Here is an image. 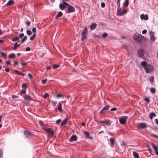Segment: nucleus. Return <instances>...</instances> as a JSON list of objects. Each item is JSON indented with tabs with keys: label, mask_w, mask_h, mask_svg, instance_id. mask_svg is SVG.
Returning a JSON list of instances; mask_svg holds the SVG:
<instances>
[{
	"label": "nucleus",
	"mask_w": 158,
	"mask_h": 158,
	"mask_svg": "<svg viewBox=\"0 0 158 158\" xmlns=\"http://www.w3.org/2000/svg\"><path fill=\"white\" fill-rule=\"evenodd\" d=\"M141 64L147 73H151L154 71V69L152 65L147 64L145 61L141 62Z\"/></svg>",
	"instance_id": "1"
},
{
	"label": "nucleus",
	"mask_w": 158,
	"mask_h": 158,
	"mask_svg": "<svg viewBox=\"0 0 158 158\" xmlns=\"http://www.w3.org/2000/svg\"><path fill=\"white\" fill-rule=\"evenodd\" d=\"M43 130L47 134L48 136L50 137H52L54 136V131L52 129L46 127H43Z\"/></svg>",
	"instance_id": "2"
},
{
	"label": "nucleus",
	"mask_w": 158,
	"mask_h": 158,
	"mask_svg": "<svg viewBox=\"0 0 158 158\" xmlns=\"http://www.w3.org/2000/svg\"><path fill=\"white\" fill-rule=\"evenodd\" d=\"M63 3L68 6V13L73 12H74L75 10L74 7L69 5V4L65 2H63Z\"/></svg>",
	"instance_id": "3"
},
{
	"label": "nucleus",
	"mask_w": 158,
	"mask_h": 158,
	"mask_svg": "<svg viewBox=\"0 0 158 158\" xmlns=\"http://www.w3.org/2000/svg\"><path fill=\"white\" fill-rule=\"evenodd\" d=\"M128 118L127 116H123L119 117L118 119L120 123L122 124H125Z\"/></svg>",
	"instance_id": "4"
},
{
	"label": "nucleus",
	"mask_w": 158,
	"mask_h": 158,
	"mask_svg": "<svg viewBox=\"0 0 158 158\" xmlns=\"http://www.w3.org/2000/svg\"><path fill=\"white\" fill-rule=\"evenodd\" d=\"M24 133L25 136L27 138H30L34 136L33 132L27 130L24 131Z\"/></svg>",
	"instance_id": "5"
},
{
	"label": "nucleus",
	"mask_w": 158,
	"mask_h": 158,
	"mask_svg": "<svg viewBox=\"0 0 158 158\" xmlns=\"http://www.w3.org/2000/svg\"><path fill=\"white\" fill-rule=\"evenodd\" d=\"M87 28L86 27L85 28L84 31L81 33V40L83 41L85 40L86 38V34L87 33Z\"/></svg>",
	"instance_id": "6"
},
{
	"label": "nucleus",
	"mask_w": 158,
	"mask_h": 158,
	"mask_svg": "<svg viewBox=\"0 0 158 158\" xmlns=\"http://www.w3.org/2000/svg\"><path fill=\"white\" fill-rule=\"evenodd\" d=\"M127 12V10H124L123 11H122L121 9H118L117 10V14L118 15L122 16Z\"/></svg>",
	"instance_id": "7"
},
{
	"label": "nucleus",
	"mask_w": 158,
	"mask_h": 158,
	"mask_svg": "<svg viewBox=\"0 0 158 158\" xmlns=\"http://www.w3.org/2000/svg\"><path fill=\"white\" fill-rule=\"evenodd\" d=\"M143 36H138L136 35H134V38L135 40L138 42H141L143 40Z\"/></svg>",
	"instance_id": "8"
},
{
	"label": "nucleus",
	"mask_w": 158,
	"mask_h": 158,
	"mask_svg": "<svg viewBox=\"0 0 158 158\" xmlns=\"http://www.w3.org/2000/svg\"><path fill=\"white\" fill-rule=\"evenodd\" d=\"M137 53L139 56L142 57L144 54V52L143 50L140 49L138 50Z\"/></svg>",
	"instance_id": "9"
},
{
	"label": "nucleus",
	"mask_w": 158,
	"mask_h": 158,
	"mask_svg": "<svg viewBox=\"0 0 158 158\" xmlns=\"http://www.w3.org/2000/svg\"><path fill=\"white\" fill-rule=\"evenodd\" d=\"M137 127L139 129H143L147 127V124L145 123H141L137 125Z\"/></svg>",
	"instance_id": "10"
},
{
	"label": "nucleus",
	"mask_w": 158,
	"mask_h": 158,
	"mask_svg": "<svg viewBox=\"0 0 158 158\" xmlns=\"http://www.w3.org/2000/svg\"><path fill=\"white\" fill-rule=\"evenodd\" d=\"M149 33L150 36V40L152 41H154L155 40L154 32L152 31H150Z\"/></svg>",
	"instance_id": "11"
},
{
	"label": "nucleus",
	"mask_w": 158,
	"mask_h": 158,
	"mask_svg": "<svg viewBox=\"0 0 158 158\" xmlns=\"http://www.w3.org/2000/svg\"><path fill=\"white\" fill-rule=\"evenodd\" d=\"M140 18L141 19H144L146 20L148 19V17L147 14H142L140 15Z\"/></svg>",
	"instance_id": "12"
},
{
	"label": "nucleus",
	"mask_w": 158,
	"mask_h": 158,
	"mask_svg": "<svg viewBox=\"0 0 158 158\" xmlns=\"http://www.w3.org/2000/svg\"><path fill=\"white\" fill-rule=\"evenodd\" d=\"M103 123L105 124L108 126H109L111 124V122L109 119L105 120H103Z\"/></svg>",
	"instance_id": "13"
},
{
	"label": "nucleus",
	"mask_w": 158,
	"mask_h": 158,
	"mask_svg": "<svg viewBox=\"0 0 158 158\" xmlns=\"http://www.w3.org/2000/svg\"><path fill=\"white\" fill-rule=\"evenodd\" d=\"M109 107V105H107L106 106L104 107L102 110L100 111V114H102L104 113V112L108 109Z\"/></svg>",
	"instance_id": "14"
},
{
	"label": "nucleus",
	"mask_w": 158,
	"mask_h": 158,
	"mask_svg": "<svg viewBox=\"0 0 158 158\" xmlns=\"http://www.w3.org/2000/svg\"><path fill=\"white\" fill-rule=\"evenodd\" d=\"M77 139V137L76 135L72 136L69 139V141L70 142L76 141Z\"/></svg>",
	"instance_id": "15"
},
{
	"label": "nucleus",
	"mask_w": 158,
	"mask_h": 158,
	"mask_svg": "<svg viewBox=\"0 0 158 158\" xmlns=\"http://www.w3.org/2000/svg\"><path fill=\"white\" fill-rule=\"evenodd\" d=\"M110 145L112 147H113L114 145V139L113 138H110Z\"/></svg>",
	"instance_id": "16"
},
{
	"label": "nucleus",
	"mask_w": 158,
	"mask_h": 158,
	"mask_svg": "<svg viewBox=\"0 0 158 158\" xmlns=\"http://www.w3.org/2000/svg\"><path fill=\"white\" fill-rule=\"evenodd\" d=\"M156 115L153 112H151L149 114V117L151 119H152L153 117L156 116Z\"/></svg>",
	"instance_id": "17"
},
{
	"label": "nucleus",
	"mask_w": 158,
	"mask_h": 158,
	"mask_svg": "<svg viewBox=\"0 0 158 158\" xmlns=\"http://www.w3.org/2000/svg\"><path fill=\"white\" fill-rule=\"evenodd\" d=\"M152 146L155 151H158V146L157 147L154 143H152Z\"/></svg>",
	"instance_id": "18"
},
{
	"label": "nucleus",
	"mask_w": 158,
	"mask_h": 158,
	"mask_svg": "<svg viewBox=\"0 0 158 158\" xmlns=\"http://www.w3.org/2000/svg\"><path fill=\"white\" fill-rule=\"evenodd\" d=\"M85 135V136L87 138H90V139H92V138L89 137V133L86 131H85L84 132Z\"/></svg>",
	"instance_id": "19"
},
{
	"label": "nucleus",
	"mask_w": 158,
	"mask_h": 158,
	"mask_svg": "<svg viewBox=\"0 0 158 158\" xmlns=\"http://www.w3.org/2000/svg\"><path fill=\"white\" fill-rule=\"evenodd\" d=\"M68 121V119L67 118H65L63 121L61 123V126H63V125H65L67 122V121Z\"/></svg>",
	"instance_id": "20"
},
{
	"label": "nucleus",
	"mask_w": 158,
	"mask_h": 158,
	"mask_svg": "<svg viewBox=\"0 0 158 158\" xmlns=\"http://www.w3.org/2000/svg\"><path fill=\"white\" fill-rule=\"evenodd\" d=\"M66 6L63 3V4H60L59 5V7L61 10H64L66 7Z\"/></svg>",
	"instance_id": "21"
},
{
	"label": "nucleus",
	"mask_w": 158,
	"mask_h": 158,
	"mask_svg": "<svg viewBox=\"0 0 158 158\" xmlns=\"http://www.w3.org/2000/svg\"><path fill=\"white\" fill-rule=\"evenodd\" d=\"M97 24L95 23H93L90 26V29L92 30L94 29L96 27Z\"/></svg>",
	"instance_id": "22"
},
{
	"label": "nucleus",
	"mask_w": 158,
	"mask_h": 158,
	"mask_svg": "<svg viewBox=\"0 0 158 158\" xmlns=\"http://www.w3.org/2000/svg\"><path fill=\"white\" fill-rule=\"evenodd\" d=\"M133 153L135 158H139L138 153L134 151L133 152Z\"/></svg>",
	"instance_id": "23"
},
{
	"label": "nucleus",
	"mask_w": 158,
	"mask_h": 158,
	"mask_svg": "<svg viewBox=\"0 0 158 158\" xmlns=\"http://www.w3.org/2000/svg\"><path fill=\"white\" fill-rule=\"evenodd\" d=\"M61 106H62L61 104L60 103H59V104H58V110L60 112H61V111L62 110V108Z\"/></svg>",
	"instance_id": "24"
},
{
	"label": "nucleus",
	"mask_w": 158,
	"mask_h": 158,
	"mask_svg": "<svg viewBox=\"0 0 158 158\" xmlns=\"http://www.w3.org/2000/svg\"><path fill=\"white\" fill-rule=\"evenodd\" d=\"M13 0H10L7 3V5H12L14 3Z\"/></svg>",
	"instance_id": "25"
},
{
	"label": "nucleus",
	"mask_w": 158,
	"mask_h": 158,
	"mask_svg": "<svg viewBox=\"0 0 158 158\" xmlns=\"http://www.w3.org/2000/svg\"><path fill=\"white\" fill-rule=\"evenodd\" d=\"M19 46V44H18L17 43H15L14 44V47L13 48L14 50H15L17 49V48Z\"/></svg>",
	"instance_id": "26"
},
{
	"label": "nucleus",
	"mask_w": 158,
	"mask_h": 158,
	"mask_svg": "<svg viewBox=\"0 0 158 158\" xmlns=\"http://www.w3.org/2000/svg\"><path fill=\"white\" fill-rule=\"evenodd\" d=\"M149 81L151 82V83H152L154 81V77L153 76H151L149 78Z\"/></svg>",
	"instance_id": "27"
},
{
	"label": "nucleus",
	"mask_w": 158,
	"mask_h": 158,
	"mask_svg": "<svg viewBox=\"0 0 158 158\" xmlns=\"http://www.w3.org/2000/svg\"><path fill=\"white\" fill-rule=\"evenodd\" d=\"M24 98L26 100H30L31 99V97L29 96L26 95L24 97Z\"/></svg>",
	"instance_id": "28"
},
{
	"label": "nucleus",
	"mask_w": 158,
	"mask_h": 158,
	"mask_svg": "<svg viewBox=\"0 0 158 158\" xmlns=\"http://www.w3.org/2000/svg\"><path fill=\"white\" fill-rule=\"evenodd\" d=\"M63 13L62 12L60 11L58 12V15L56 17V19H57L59 17L62 16Z\"/></svg>",
	"instance_id": "29"
},
{
	"label": "nucleus",
	"mask_w": 158,
	"mask_h": 158,
	"mask_svg": "<svg viewBox=\"0 0 158 158\" xmlns=\"http://www.w3.org/2000/svg\"><path fill=\"white\" fill-rule=\"evenodd\" d=\"M39 123L40 125V126H41L42 129H43V127H46V126L45 125H44L43 124V122L42 121H39Z\"/></svg>",
	"instance_id": "30"
},
{
	"label": "nucleus",
	"mask_w": 158,
	"mask_h": 158,
	"mask_svg": "<svg viewBox=\"0 0 158 158\" xmlns=\"http://www.w3.org/2000/svg\"><path fill=\"white\" fill-rule=\"evenodd\" d=\"M27 39V36H24L23 38L21 40V42L22 43H23V42L25 41Z\"/></svg>",
	"instance_id": "31"
},
{
	"label": "nucleus",
	"mask_w": 158,
	"mask_h": 158,
	"mask_svg": "<svg viewBox=\"0 0 158 158\" xmlns=\"http://www.w3.org/2000/svg\"><path fill=\"white\" fill-rule=\"evenodd\" d=\"M15 56V54L14 53H12L10 55L8 56L9 58H14Z\"/></svg>",
	"instance_id": "32"
},
{
	"label": "nucleus",
	"mask_w": 158,
	"mask_h": 158,
	"mask_svg": "<svg viewBox=\"0 0 158 158\" xmlns=\"http://www.w3.org/2000/svg\"><path fill=\"white\" fill-rule=\"evenodd\" d=\"M129 0H125L124 6L127 7L129 4Z\"/></svg>",
	"instance_id": "33"
},
{
	"label": "nucleus",
	"mask_w": 158,
	"mask_h": 158,
	"mask_svg": "<svg viewBox=\"0 0 158 158\" xmlns=\"http://www.w3.org/2000/svg\"><path fill=\"white\" fill-rule=\"evenodd\" d=\"M0 53L1 54V55L3 57L6 58L7 54L4 53L0 51Z\"/></svg>",
	"instance_id": "34"
},
{
	"label": "nucleus",
	"mask_w": 158,
	"mask_h": 158,
	"mask_svg": "<svg viewBox=\"0 0 158 158\" xmlns=\"http://www.w3.org/2000/svg\"><path fill=\"white\" fill-rule=\"evenodd\" d=\"M12 97L13 99H14L15 100H17V99L19 98V97L15 95H12Z\"/></svg>",
	"instance_id": "35"
},
{
	"label": "nucleus",
	"mask_w": 158,
	"mask_h": 158,
	"mask_svg": "<svg viewBox=\"0 0 158 158\" xmlns=\"http://www.w3.org/2000/svg\"><path fill=\"white\" fill-rule=\"evenodd\" d=\"M27 35L30 36L32 34V32L31 31L27 30Z\"/></svg>",
	"instance_id": "36"
},
{
	"label": "nucleus",
	"mask_w": 158,
	"mask_h": 158,
	"mask_svg": "<svg viewBox=\"0 0 158 158\" xmlns=\"http://www.w3.org/2000/svg\"><path fill=\"white\" fill-rule=\"evenodd\" d=\"M19 40V38L18 37H15L12 39V41H15Z\"/></svg>",
	"instance_id": "37"
},
{
	"label": "nucleus",
	"mask_w": 158,
	"mask_h": 158,
	"mask_svg": "<svg viewBox=\"0 0 158 158\" xmlns=\"http://www.w3.org/2000/svg\"><path fill=\"white\" fill-rule=\"evenodd\" d=\"M49 94L48 93H45L44 95L43 96V97L46 98L49 97Z\"/></svg>",
	"instance_id": "38"
},
{
	"label": "nucleus",
	"mask_w": 158,
	"mask_h": 158,
	"mask_svg": "<svg viewBox=\"0 0 158 158\" xmlns=\"http://www.w3.org/2000/svg\"><path fill=\"white\" fill-rule=\"evenodd\" d=\"M27 87V85L26 83H23L22 85V87L23 88H26Z\"/></svg>",
	"instance_id": "39"
},
{
	"label": "nucleus",
	"mask_w": 158,
	"mask_h": 158,
	"mask_svg": "<svg viewBox=\"0 0 158 158\" xmlns=\"http://www.w3.org/2000/svg\"><path fill=\"white\" fill-rule=\"evenodd\" d=\"M51 103L52 104V105L54 106H55L56 105L57 103L55 101H51Z\"/></svg>",
	"instance_id": "40"
},
{
	"label": "nucleus",
	"mask_w": 158,
	"mask_h": 158,
	"mask_svg": "<svg viewBox=\"0 0 158 158\" xmlns=\"http://www.w3.org/2000/svg\"><path fill=\"white\" fill-rule=\"evenodd\" d=\"M61 122V119H58L56 121V124H59Z\"/></svg>",
	"instance_id": "41"
},
{
	"label": "nucleus",
	"mask_w": 158,
	"mask_h": 158,
	"mask_svg": "<svg viewBox=\"0 0 158 158\" xmlns=\"http://www.w3.org/2000/svg\"><path fill=\"white\" fill-rule=\"evenodd\" d=\"M3 156V152L2 150L0 149V158H2Z\"/></svg>",
	"instance_id": "42"
},
{
	"label": "nucleus",
	"mask_w": 158,
	"mask_h": 158,
	"mask_svg": "<svg viewBox=\"0 0 158 158\" xmlns=\"http://www.w3.org/2000/svg\"><path fill=\"white\" fill-rule=\"evenodd\" d=\"M144 100L147 102L148 103H149L150 102L149 99L148 98H145L144 99Z\"/></svg>",
	"instance_id": "43"
},
{
	"label": "nucleus",
	"mask_w": 158,
	"mask_h": 158,
	"mask_svg": "<svg viewBox=\"0 0 158 158\" xmlns=\"http://www.w3.org/2000/svg\"><path fill=\"white\" fill-rule=\"evenodd\" d=\"M59 67V66L58 65L56 64H54L53 65V69H55L56 68H58Z\"/></svg>",
	"instance_id": "44"
},
{
	"label": "nucleus",
	"mask_w": 158,
	"mask_h": 158,
	"mask_svg": "<svg viewBox=\"0 0 158 158\" xmlns=\"http://www.w3.org/2000/svg\"><path fill=\"white\" fill-rule=\"evenodd\" d=\"M26 25L28 26H29L31 24L30 22L29 21H27L26 22Z\"/></svg>",
	"instance_id": "45"
},
{
	"label": "nucleus",
	"mask_w": 158,
	"mask_h": 158,
	"mask_svg": "<svg viewBox=\"0 0 158 158\" xmlns=\"http://www.w3.org/2000/svg\"><path fill=\"white\" fill-rule=\"evenodd\" d=\"M20 92L21 94H23L26 93V91L25 90V89H22Z\"/></svg>",
	"instance_id": "46"
},
{
	"label": "nucleus",
	"mask_w": 158,
	"mask_h": 158,
	"mask_svg": "<svg viewBox=\"0 0 158 158\" xmlns=\"http://www.w3.org/2000/svg\"><path fill=\"white\" fill-rule=\"evenodd\" d=\"M63 96V95L62 94H57L56 96V97H57V98H60V97H62Z\"/></svg>",
	"instance_id": "47"
},
{
	"label": "nucleus",
	"mask_w": 158,
	"mask_h": 158,
	"mask_svg": "<svg viewBox=\"0 0 158 158\" xmlns=\"http://www.w3.org/2000/svg\"><path fill=\"white\" fill-rule=\"evenodd\" d=\"M32 31L34 33H35L36 32V28L35 27L33 28L32 29Z\"/></svg>",
	"instance_id": "48"
},
{
	"label": "nucleus",
	"mask_w": 158,
	"mask_h": 158,
	"mask_svg": "<svg viewBox=\"0 0 158 158\" xmlns=\"http://www.w3.org/2000/svg\"><path fill=\"white\" fill-rule=\"evenodd\" d=\"M14 71L17 74L21 75V73L19 71L17 70H15Z\"/></svg>",
	"instance_id": "49"
},
{
	"label": "nucleus",
	"mask_w": 158,
	"mask_h": 158,
	"mask_svg": "<svg viewBox=\"0 0 158 158\" xmlns=\"http://www.w3.org/2000/svg\"><path fill=\"white\" fill-rule=\"evenodd\" d=\"M150 91L151 93L153 94L155 93L156 92V89H150Z\"/></svg>",
	"instance_id": "50"
},
{
	"label": "nucleus",
	"mask_w": 158,
	"mask_h": 158,
	"mask_svg": "<svg viewBox=\"0 0 158 158\" xmlns=\"http://www.w3.org/2000/svg\"><path fill=\"white\" fill-rule=\"evenodd\" d=\"M102 36L103 37H105L107 36V34L106 33H105L102 34Z\"/></svg>",
	"instance_id": "51"
},
{
	"label": "nucleus",
	"mask_w": 158,
	"mask_h": 158,
	"mask_svg": "<svg viewBox=\"0 0 158 158\" xmlns=\"http://www.w3.org/2000/svg\"><path fill=\"white\" fill-rule=\"evenodd\" d=\"M97 122L98 123V124H100L101 123H103V120L102 121H97Z\"/></svg>",
	"instance_id": "52"
},
{
	"label": "nucleus",
	"mask_w": 158,
	"mask_h": 158,
	"mask_svg": "<svg viewBox=\"0 0 158 158\" xmlns=\"http://www.w3.org/2000/svg\"><path fill=\"white\" fill-rule=\"evenodd\" d=\"M47 79H46L44 80H42V83H43V84H45V83H46V82L47 81Z\"/></svg>",
	"instance_id": "53"
},
{
	"label": "nucleus",
	"mask_w": 158,
	"mask_h": 158,
	"mask_svg": "<svg viewBox=\"0 0 158 158\" xmlns=\"http://www.w3.org/2000/svg\"><path fill=\"white\" fill-rule=\"evenodd\" d=\"M24 35V34L23 33H21L19 34V37L21 38H22Z\"/></svg>",
	"instance_id": "54"
},
{
	"label": "nucleus",
	"mask_w": 158,
	"mask_h": 158,
	"mask_svg": "<svg viewBox=\"0 0 158 158\" xmlns=\"http://www.w3.org/2000/svg\"><path fill=\"white\" fill-rule=\"evenodd\" d=\"M147 33V31L146 30H144L143 31H142V33L143 34H145Z\"/></svg>",
	"instance_id": "55"
},
{
	"label": "nucleus",
	"mask_w": 158,
	"mask_h": 158,
	"mask_svg": "<svg viewBox=\"0 0 158 158\" xmlns=\"http://www.w3.org/2000/svg\"><path fill=\"white\" fill-rule=\"evenodd\" d=\"M101 6H102V7H104L105 6V4L103 2H102L101 3Z\"/></svg>",
	"instance_id": "56"
},
{
	"label": "nucleus",
	"mask_w": 158,
	"mask_h": 158,
	"mask_svg": "<svg viewBox=\"0 0 158 158\" xmlns=\"http://www.w3.org/2000/svg\"><path fill=\"white\" fill-rule=\"evenodd\" d=\"M117 109L116 108L114 107V108H111L110 109V110L111 111H115V110H117Z\"/></svg>",
	"instance_id": "57"
},
{
	"label": "nucleus",
	"mask_w": 158,
	"mask_h": 158,
	"mask_svg": "<svg viewBox=\"0 0 158 158\" xmlns=\"http://www.w3.org/2000/svg\"><path fill=\"white\" fill-rule=\"evenodd\" d=\"M151 135L153 137H154L156 138H158V136L156 135H155L153 134H152Z\"/></svg>",
	"instance_id": "58"
},
{
	"label": "nucleus",
	"mask_w": 158,
	"mask_h": 158,
	"mask_svg": "<svg viewBox=\"0 0 158 158\" xmlns=\"http://www.w3.org/2000/svg\"><path fill=\"white\" fill-rule=\"evenodd\" d=\"M147 148H148V150L150 152V153H151V149L150 148H149L148 146H147Z\"/></svg>",
	"instance_id": "59"
},
{
	"label": "nucleus",
	"mask_w": 158,
	"mask_h": 158,
	"mask_svg": "<svg viewBox=\"0 0 158 158\" xmlns=\"http://www.w3.org/2000/svg\"><path fill=\"white\" fill-rule=\"evenodd\" d=\"M30 48L29 47H27L26 48V50L27 51H29L30 50Z\"/></svg>",
	"instance_id": "60"
},
{
	"label": "nucleus",
	"mask_w": 158,
	"mask_h": 158,
	"mask_svg": "<svg viewBox=\"0 0 158 158\" xmlns=\"http://www.w3.org/2000/svg\"><path fill=\"white\" fill-rule=\"evenodd\" d=\"M5 70L7 72H9V68H6L5 69Z\"/></svg>",
	"instance_id": "61"
},
{
	"label": "nucleus",
	"mask_w": 158,
	"mask_h": 158,
	"mask_svg": "<svg viewBox=\"0 0 158 158\" xmlns=\"http://www.w3.org/2000/svg\"><path fill=\"white\" fill-rule=\"evenodd\" d=\"M155 121L156 124L158 125V119H155Z\"/></svg>",
	"instance_id": "62"
},
{
	"label": "nucleus",
	"mask_w": 158,
	"mask_h": 158,
	"mask_svg": "<svg viewBox=\"0 0 158 158\" xmlns=\"http://www.w3.org/2000/svg\"><path fill=\"white\" fill-rule=\"evenodd\" d=\"M6 63L7 64H10V61H6Z\"/></svg>",
	"instance_id": "63"
},
{
	"label": "nucleus",
	"mask_w": 158,
	"mask_h": 158,
	"mask_svg": "<svg viewBox=\"0 0 158 158\" xmlns=\"http://www.w3.org/2000/svg\"><path fill=\"white\" fill-rule=\"evenodd\" d=\"M122 144L123 146H125L126 145V144L125 142L124 141H122Z\"/></svg>",
	"instance_id": "64"
}]
</instances>
